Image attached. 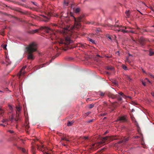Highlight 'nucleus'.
<instances>
[{
  "label": "nucleus",
  "instance_id": "nucleus-1",
  "mask_svg": "<svg viewBox=\"0 0 154 154\" xmlns=\"http://www.w3.org/2000/svg\"><path fill=\"white\" fill-rule=\"evenodd\" d=\"M71 17L73 18L74 20V25L71 27H65V25L64 23L62 21H59L57 24H52L53 26L57 27L59 28L62 29L64 38L61 39L59 42V45L60 47L58 48H60L66 50L68 45L72 42V41L70 39L71 30L73 29H78L80 28L81 24L80 22L82 21V17H79L77 18H76L71 13L70 14Z\"/></svg>",
  "mask_w": 154,
  "mask_h": 154
},
{
  "label": "nucleus",
  "instance_id": "nucleus-2",
  "mask_svg": "<svg viewBox=\"0 0 154 154\" xmlns=\"http://www.w3.org/2000/svg\"><path fill=\"white\" fill-rule=\"evenodd\" d=\"M26 52L28 54V59L33 60L34 57L32 54L37 51V45L34 42H32L26 47Z\"/></svg>",
  "mask_w": 154,
  "mask_h": 154
},
{
  "label": "nucleus",
  "instance_id": "nucleus-3",
  "mask_svg": "<svg viewBox=\"0 0 154 154\" xmlns=\"http://www.w3.org/2000/svg\"><path fill=\"white\" fill-rule=\"evenodd\" d=\"M116 138L115 137H110L109 136H106L101 138V141L97 143L96 144H93L92 145V147L94 148L95 146L97 147H100L102 146L103 144L104 143L106 140L110 141L113 140H116Z\"/></svg>",
  "mask_w": 154,
  "mask_h": 154
},
{
  "label": "nucleus",
  "instance_id": "nucleus-4",
  "mask_svg": "<svg viewBox=\"0 0 154 154\" xmlns=\"http://www.w3.org/2000/svg\"><path fill=\"white\" fill-rule=\"evenodd\" d=\"M42 29L45 30L46 32L47 33H49L50 32H53L52 29L46 26H41L38 29L33 30L29 31L28 33L31 34H33L38 32L39 30Z\"/></svg>",
  "mask_w": 154,
  "mask_h": 154
},
{
  "label": "nucleus",
  "instance_id": "nucleus-5",
  "mask_svg": "<svg viewBox=\"0 0 154 154\" xmlns=\"http://www.w3.org/2000/svg\"><path fill=\"white\" fill-rule=\"evenodd\" d=\"M107 96L110 98L112 99L117 98L119 101H121L122 100V98L118 94L114 95L110 93H109L108 94Z\"/></svg>",
  "mask_w": 154,
  "mask_h": 154
},
{
  "label": "nucleus",
  "instance_id": "nucleus-6",
  "mask_svg": "<svg viewBox=\"0 0 154 154\" xmlns=\"http://www.w3.org/2000/svg\"><path fill=\"white\" fill-rule=\"evenodd\" d=\"M146 41L149 42V40L148 39L145 38H144L141 37L140 38L139 40V42H140V44L142 46H143L146 44Z\"/></svg>",
  "mask_w": 154,
  "mask_h": 154
},
{
  "label": "nucleus",
  "instance_id": "nucleus-7",
  "mask_svg": "<svg viewBox=\"0 0 154 154\" xmlns=\"http://www.w3.org/2000/svg\"><path fill=\"white\" fill-rule=\"evenodd\" d=\"M26 66H23L20 71L19 73L18 74L19 78H20L21 76H24L26 72L24 71V69L26 68Z\"/></svg>",
  "mask_w": 154,
  "mask_h": 154
},
{
  "label": "nucleus",
  "instance_id": "nucleus-8",
  "mask_svg": "<svg viewBox=\"0 0 154 154\" xmlns=\"http://www.w3.org/2000/svg\"><path fill=\"white\" fill-rule=\"evenodd\" d=\"M127 121L126 117L125 116H120L119 117L117 121H119L120 123L124 122Z\"/></svg>",
  "mask_w": 154,
  "mask_h": 154
},
{
  "label": "nucleus",
  "instance_id": "nucleus-9",
  "mask_svg": "<svg viewBox=\"0 0 154 154\" xmlns=\"http://www.w3.org/2000/svg\"><path fill=\"white\" fill-rule=\"evenodd\" d=\"M11 63L9 58L7 56L5 57V62L4 61L2 62V63L5 64L7 66L11 65Z\"/></svg>",
  "mask_w": 154,
  "mask_h": 154
},
{
  "label": "nucleus",
  "instance_id": "nucleus-10",
  "mask_svg": "<svg viewBox=\"0 0 154 154\" xmlns=\"http://www.w3.org/2000/svg\"><path fill=\"white\" fill-rule=\"evenodd\" d=\"M41 16L43 17V19L42 20V21L47 22L50 19L49 17H47L43 15H41Z\"/></svg>",
  "mask_w": 154,
  "mask_h": 154
},
{
  "label": "nucleus",
  "instance_id": "nucleus-11",
  "mask_svg": "<svg viewBox=\"0 0 154 154\" xmlns=\"http://www.w3.org/2000/svg\"><path fill=\"white\" fill-rule=\"evenodd\" d=\"M63 13V12H62L61 13L60 15L59 16L60 18H61L62 17H68V14L67 13L62 14Z\"/></svg>",
  "mask_w": 154,
  "mask_h": 154
},
{
  "label": "nucleus",
  "instance_id": "nucleus-12",
  "mask_svg": "<svg viewBox=\"0 0 154 154\" xmlns=\"http://www.w3.org/2000/svg\"><path fill=\"white\" fill-rule=\"evenodd\" d=\"M38 146V149L39 150L41 151H43L45 150V147L43 146Z\"/></svg>",
  "mask_w": 154,
  "mask_h": 154
},
{
  "label": "nucleus",
  "instance_id": "nucleus-13",
  "mask_svg": "<svg viewBox=\"0 0 154 154\" xmlns=\"http://www.w3.org/2000/svg\"><path fill=\"white\" fill-rule=\"evenodd\" d=\"M119 95L122 96V97L125 98H126L127 97L129 98L130 99L131 98V97H130L127 96L125 95L122 92H120L119 93Z\"/></svg>",
  "mask_w": 154,
  "mask_h": 154
},
{
  "label": "nucleus",
  "instance_id": "nucleus-14",
  "mask_svg": "<svg viewBox=\"0 0 154 154\" xmlns=\"http://www.w3.org/2000/svg\"><path fill=\"white\" fill-rule=\"evenodd\" d=\"M128 140H129V138L128 137H127V138L124 137V139L123 140H122L121 141H120L118 142V144H119V143H123L124 142H127V141H128Z\"/></svg>",
  "mask_w": 154,
  "mask_h": 154
},
{
  "label": "nucleus",
  "instance_id": "nucleus-15",
  "mask_svg": "<svg viewBox=\"0 0 154 154\" xmlns=\"http://www.w3.org/2000/svg\"><path fill=\"white\" fill-rule=\"evenodd\" d=\"M25 128L26 129V131L27 132H28V131L27 130V129H28L29 128V123L28 122H26V124L25 125Z\"/></svg>",
  "mask_w": 154,
  "mask_h": 154
},
{
  "label": "nucleus",
  "instance_id": "nucleus-16",
  "mask_svg": "<svg viewBox=\"0 0 154 154\" xmlns=\"http://www.w3.org/2000/svg\"><path fill=\"white\" fill-rule=\"evenodd\" d=\"M61 142H62L63 140H65V141H68V142L69 141V140L68 139H67L65 137H62L61 138Z\"/></svg>",
  "mask_w": 154,
  "mask_h": 154
},
{
  "label": "nucleus",
  "instance_id": "nucleus-17",
  "mask_svg": "<svg viewBox=\"0 0 154 154\" xmlns=\"http://www.w3.org/2000/svg\"><path fill=\"white\" fill-rule=\"evenodd\" d=\"M17 109L16 115H18V112H19L21 110V108L20 107H16Z\"/></svg>",
  "mask_w": 154,
  "mask_h": 154
},
{
  "label": "nucleus",
  "instance_id": "nucleus-18",
  "mask_svg": "<svg viewBox=\"0 0 154 154\" xmlns=\"http://www.w3.org/2000/svg\"><path fill=\"white\" fill-rule=\"evenodd\" d=\"M74 122L73 121L69 122V121L67 124V125L68 126H72Z\"/></svg>",
  "mask_w": 154,
  "mask_h": 154
},
{
  "label": "nucleus",
  "instance_id": "nucleus-19",
  "mask_svg": "<svg viewBox=\"0 0 154 154\" xmlns=\"http://www.w3.org/2000/svg\"><path fill=\"white\" fill-rule=\"evenodd\" d=\"M33 16H31V17L32 18H34L37 20H39V17L38 16H35V15H32Z\"/></svg>",
  "mask_w": 154,
  "mask_h": 154
},
{
  "label": "nucleus",
  "instance_id": "nucleus-20",
  "mask_svg": "<svg viewBox=\"0 0 154 154\" xmlns=\"http://www.w3.org/2000/svg\"><path fill=\"white\" fill-rule=\"evenodd\" d=\"M20 12L23 14H25L27 15H29L30 14V13H29V12L27 11H26L24 12L20 11Z\"/></svg>",
  "mask_w": 154,
  "mask_h": 154
},
{
  "label": "nucleus",
  "instance_id": "nucleus-21",
  "mask_svg": "<svg viewBox=\"0 0 154 154\" xmlns=\"http://www.w3.org/2000/svg\"><path fill=\"white\" fill-rule=\"evenodd\" d=\"M114 27H119V28L123 27H124L125 28V29H128V27L122 26L121 25L119 26V25H115Z\"/></svg>",
  "mask_w": 154,
  "mask_h": 154
},
{
  "label": "nucleus",
  "instance_id": "nucleus-22",
  "mask_svg": "<svg viewBox=\"0 0 154 154\" xmlns=\"http://www.w3.org/2000/svg\"><path fill=\"white\" fill-rule=\"evenodd\" d=\"M88 41H89L90 42H92V43H93L94 44H96L95 41L91 38H88Z\"/></svg>",
  "mask_w": 154,
  "mask_h": 154
},
{
  "label": "nucleus",
  "instance_id": "nucleus-23",
  "mask_svg": "<svg viewBox=\"0 0 154 154\" xmlns=\"http://www.w3.org/2000/svg\"><path fill=\"white\" fill-rule=\"evenodd\" d=\"M68 3L66 0H65L64 2V5L65 6H67Z\"/></svg>",
  "mask_w": 154,
  "mask_h": 154
},
{
  "label": "nucleus",
  "instance_id": "nucleus-24",
  "mask_svg": "<svg viewBox=\"0 0 154 154\" xmlns=\"http://www.w3.org/2000/svg\"><path fill=\"white\" fill-rule=\"evenodd\" d=\"M126 14V15L128 17L129 15H130V12L129 11H126L125 12Z\"/></svg>",
  "mask_w": 154,
  "mask_h": 154
},
{
  "label": "nucleus",
  "instance_id": "nucleus-25",
  "mask_svg": "<svg viewBox=\"0 0 154 154\" xmlns=\"http://www.w3.org/2000/svg\"><path fill=\"white\" fill-rule=\"evenodd\" d=\"M98 94L100 96L102 97H103L104 95V93L101 92H99Z\"/></svg>",
  "mask_w": 154,
  "mask_h": 154
},
{
  "label": "nucleus",
  "instance_id": "nucleus-26",
  "mask_svg": "<svg viewBox=\"0 0 154 154\" xmlns=\"http://www.w3.org/2000/svg\"><path fill=\"white\" fill-rule=\"evenodd\" d=\"M107 69L108 70H112L114 69V68L111 67H107Z\"/></svg>",
  "mask_w": 154,
  "mask_h": 154
},
{
  "label": "nucleus",
  "instance_id": "nucleus-27",
  "mask_svg": "<svg viewBox=\"0 0 154 154\" xmlns=\"http://www.w3.org/2000/svg\"><path fill=\"white\" fill-rule=\"evenodd\" d=\"M154 54V52L153 51H149V55L150 56H152Z\"/></svg>",
  "mask_w": 154,
  "mask_h": 154
},
{
  "label": "nucleus",
  "instance_id": "nucleus-28",
  "mask_svg": "<svg viewBox=\"0 0 154 154\" xmlns=\"http://www.w3.org/2000/svg\"><path fill=\"white\" fill-rule=\"evenodd\" d=\"M121 31L124 33H129V31L128 30H125L123 29H121Z\"/></svg>",
  "mask_w": 154,
  "mask_h": 154
},
{
  "label": "nucleus",
  "instance_id": "nucleus-29",
  "mask_svg": "<svg viewBox=\"0 0 154 154\" xmlns=\"http://www.w3.org/2000/svg\"><path fill=\"white\" fill-rule=\"evenodd\" d=\"M80 11V9L79 8H76L75 11V12L76 13H79Z\"/></svg>",
  "mask_w": 154,
  "mask_h": 154
},
{
  "label": "nucleus",
  "instance_id": "nucleus-30",
  "mask_svg": "<svg viewBox=\"0 0 154 154\" xmlns=\"http://www.w3.org/2000/svg\"><path fill=\"white\" fill-rule=\"evenodd\" d=\"M31 3H32L35 6H36L37 7L38 6V4L37 3H36V2H31Z\"/></svg>",
  "mask_w": 154,
  "mask_h": 154
},
{
  "label": "nucleus",
  "instance_id": "nucleus-31",
  "mask_svg": "<svg viewBox=\"0 0 154 154\" xmlns=\"http://www.w3.org/2000/svg\"><path fill=\"white\" fill-rule=\"evenodd\" d=\"M23 152H26V151L25 149L22 148H19Z\"/></svg>",
  "mask_w": 154,
  "mask_h": 154
},
{
  "label": "nucleus",
  "instance_id": "nucleus-32",
  "mask_svg": "<svg viewBox=\"0 0 154 154\" xmlns=\"http://www.w3.org/2000/svg\"><path fill=\"white\" fill-rule=\"evenodd\" d=\"M94 104H91L89 106V108L90 109L92 108L94 106Z\"/></svg>",
  "mask_w": 154,
  "mask_h": 154
},
{
  "label": "nucleus",
  "instance_id": "nucleus-33",
  "mask_svg": "<svg viewBox=\"0 0 154 154\" xmlns=\"http://www.w3.org/2000/svg\"><path fill=\"white\" fill-rule=\"evenodd\" d=\"M6 46L7 45H2V48L5 50H6Z\"/></svg>",
  "mask_w": 154,
  "mask_h": 154
},
{
  "label": "nucleus",
  "instance_id": "nucleus-34",
  "mask_svg": "<svg viewBox=\"0 0 154 154\" xmlns=\"http://www.w3.org/2000/svg\"><path fill=\"white\" fill-rule=\"evenodd\" d=\"M126 78L127 80H129V81H131L132 80V79L130 77V76H127Z\"/></svg>",
  "mask_w": 154,
  "mask_h": 154
},
{
  "label": "nucleus",
  "instance_id": "nucleus-35",
  "mask_svg": "<svg viewBox=\"0 0 154 154\" xmlns=\"http://www.w3.org/2000/svg\"><path fill=\"white\" fill-rule=\"evenodd\" d=\"M91 113V112H88L85 113V115H84V116H85V117H86V116H88Z\"/></svg>",
  "mask_w": 154,
  "mask_h": 154
},
{
  "label": "nucleus",
  "instance_id": "nucleus-36",
  "mask_svg": "<svg viewBox=\"0 0 154 154\" xmlns=\"http://www.w3.org/2000/svg\"><path fill=\"white\" fill-rule=\"evenodd\" d=\"M94 120V119H91L87 121L88 123H91L93 122Z\"/></svg>",
  "mask_w": 154,
  "mask_h": 154
},
{
  "label": "nucleus",
  "instance_id": "nucleus-37",
  "mask_svg": "<svg viewBox=\"0 0 154 154\" xmlns=\"http://www.w3.org/2000/svg\"><path fill=\"white\" fill-rule=\"evenodd\" d=\"M122 68L124 69H125V70H126L127 69V67L124 65H123L122 66Z\"/></svg>",
  "mask_w": 154,
  "mask_h": 154
},
{
  "label": "nucleus",
  "instance_id": "nucleus-38",
  "mask_svg": "<svg viewBox=\"0 0 154 154\" xmlns=\"http://www.w3.org/2000/svg\"><path fill=\"white\" fill-rule=\"evenodd\" d=\"M20 5H22V6H24V7H26V8H28V6H27V5H24V4H22V3H20Z\"/></svg>",
  "mask_w": 154,
  "mask_h": 154
},
{
  "label": "nucleus",
  "instance_id": "nucleus-39",
  "mask_svg": "<svg viewBox=\"0 0 154 154\" xmlns=\"http://www.w3.org/2000/svg\"><path fill=\"white\" fill-rule=\"evenodd\" d=\"M82 44L81 43H78L77 44V46L78 47H82Z\"/></svg>",
  "mask_w": 154,
  "mask_h": 154
},
{
  "label": "nucleus",
  "instance_id": "nucleus-40",
  "mask_svg": "<svg viewBox=\"0 0 154 154\" xmlns=\"http://www.w3.org/2000/svg\"><path fill=\"white\" fill-rule=\"evenodd\" d=\"M8 119H3L2 120V122H7L8 121Z\"/></svg>",
  "mask_w": 154,
  "mask_h": 154
},
{
  "label": "nucleus",
  "instance_id": "nucleus-41",
  "mask_svg": "<svg viewBox=\"0 0 154 154\" xmlns=\"http://www.w3.org/2000/svg\"><path fill=\"white\" fill-rule=\"evenodd\" d=\"M0 34L2 35H4V31H0Z\"/></svg>",
  "mask_w": 154,
  "mask_h": 154
},
{
  "label": "nucleus",
  "instance_id": "nucleus-42",
  "mask_svg": "<svg viewBox=\"0 0 154 154\" xmlns=\"http://www.w3.org/2000/svg\"><path fill=\"white\" fill-rule=\"evenodd\" d=\"M115 54L116 55L119 56V51L116 52Z\"/></svg>",
  "mask_w": 154,
  "mask_h": 154
},
{
  "label": "nucleus",
  "instance_id": "nucleus-43",
  "mask_svg": "<svg viewBox=\"0 0 154 154\" xmlns=\"http://www.w3.org/2000/svg\"><path fill=\"white\" fill-rule=\"evenodd\" d=\"M86 47L85 44H82V48H85Z\"/></svg>",
  "mask_w": 154,
  "mask_h": 154
},
{
  "label": "nucleus",
  "instance_id": "nucleus-44",
  "mask_svg": "<svg viewBox=\"0 0 154 154\" xmlns=\"http://www.w3.org/2000/svg\"><path fill=\"white\" fill-rule=\"evenodd\" d=\"M3 112L4 111L1 108H0V114H2V113H3Z\"/></svg>",
  "mask_w": 154,
  "mask_h": 154
},
{
  "label": "nucleus",
  "instance_id": "nucleus-45",
  "mask_svg": "<svg viewBox=\"0 0 154 154\" xmlns=\"http://www.w3.org/2000/svg\"><path fill=\"white\" fill-rule=\"evenodd\" d=\"M141 82H142V83L143 84V85L144 86H146V83H145V82H144L143 81V80H141Z\"/></svg>",
  "mask_w": 154,
  "mask_h": 154
},
{
  "label": "nucleus",
  "instance_id": "nucleus-46",
  "mask_svg": "<svg viewBox=\"0 0 154 154\" xmlns=\"http://www.w3.org/2000/svg\"><path fill=\"white\" fill-rule=\"evenodd\" d=\"M8 107L11 110H12V109H13V108L12 107V106H11L10 105H8Z\"/></svg>",
  "mask_w": 154,
  "mask_h": 154
},
{
  "label": "nucleus",
  "instance_id": "nucleus-47",
  "mask_svg": "<svg viewBox=\"0 0 154 154\" xmlns=\"http://www.w3.org/2000/svg\"><path fill=\"white\" fill-rule=\"evenodd\" d=\"M148 75L149 76H150L152 78H154V76L152 75L150 73H149L148 74Z\"/></svg>",
  "mask_w": 154,
  "mask_h": 154
},
{
  "label": "nucleus",
  "instance_id": "nucleus-48",
  "mask_svg": "<svg viewBox=\"0 0 154 154\" xmlns=\"http://www.w3.org/2000/svg\"><path fill=\"white\" fill-rule=\"evenodd\" d=\"M113 83L116 85H118V82H116V81L115 80Z\"/></svg>",
  "mask_w": 154,
  "mask_h": 154
},
{
  "label": "nucleus",
  "instance_id": "nucleus-49",
  "mask_svg": "<svg viewBox=\"0 0 154 154\" xmlns=\"http://www.w3.org/2000/svg\"><path fill=\"white\" fill-rule=\"evenodd\" d=\"M88 24H94V22H88L87 23Z\"/></svg>",
  "mask_w": 154,
  "mask_h": 154
},
{
  "label": "nucleus",
  "instance_id": "nucleus-50",
  "mask_svg": "<svg viewBox=\"0 0 154 154\" xmlns=\"http://www.w3.org/2000/svg\"><path fill=\"white\" fill-rule=\"evenodd\" d=\"M88 139V137H83V139L86 140Z\"/></svg>",
  "mask_w": 154,
  "mask_h": 154
},
{
  "label": "nucleus",
  "instance_id": "nucleus-51",
  "mask_svg": "<svg viewBox=\"0 0 154 154\" xmlns=\"http://www.w3.org/2000/svg\"><path fill=\"white\" fill-rule=\"evenodd\" d=\"M32 154H35V151L34 150V149H32Z\"/></svg>",
  "mask_w": 154,
  "mask_h": 154
},
{
  "label": "nucleus",
  "instance_id": "nucleus-52",
  "mask_svg": "<svg viewBox=\"0 0 154 154\" xmlns=\"http://www.w3.org/2000/svg\"><path fill=\"white\" fill-rule=\"evenodd\" d=\"M44 65V64H43V65H40V66H39V67H38V69H39L40 68H42V67H43V65Z\"/></svg>",
  "mask_w": 154,
  "mask_h": 154
},
{
  "label": "nucleus",
  "instance_id": "nucleus-53",
  "mask_svg": "<svg viewBox=\"0 0 154 154\" xmlns=\"http://www.w3.org/2000/svg\"><path fill=\"white\" fill-rule=\"evenodd\" d=\"M129 31V32H131V33H135V32L134 31H132V30H130V31Z\"/></svg>",
  "mask_w": 154,
  "mask_h": 154
},
{
  "label": "nucleus",
  "instance_id": "nucleus-54",
  "mask_svg": "<svg viewBox=\"0 0 154 154\" xmlns=\"http://www.w3.org/2000/svg\"><path fill=\"white\" fill-rule=\"evenodd\" d=\"M145 80H146L147 81H148L149 83H150V81H149V80L147 78H146L145 79Z\"/></svg>",
  "mask_w": 154,
  "mask_h": 154
},
{
  "label": "nucleus",
  "instance_id": "nucleus-55",
  "mask_svg": "<svg viewBox=\"0 0 154 154\" xmlns=\"http://www.w3.org/2000/svg\"><path fill=\"white\" fill-rule=\"evenodd\" d=\"M106 114H107L106 113H104L102 114H101V116H106Z\"/></svg>",
  "mask_w": 154,
  "mask_h": 154
},
{
  "label": "nucleus",
  "instance_id": "nucleus-56",
  "mask_svg": "<svg viewBox=\"0 0 154 154\" xmlns=\"http://www.w3.org/2000/svg\"><path fill=\"white\" fill-rule=\"evenodd\" d=\"M146 29H143L142 30V32H140L143 33V32H146Z\"/></svg>",
  "mask_w": 154,
  "mask_h": 154
},
{
  "label": "nucleus",
  "instance_id": "nucleus-57",
  "mask_svg": "<svg viewBox=\"0 0 154 154\" xmlns=\"http://www.w3.org/2000/svg\"><path fill=\"white\" fill-rule=\"evenodd\" d=\"M116 31H117L118 32H119L120 31H121V29H118V30L117 29H116Z\"/></svg>",
  "mask_w": 154,
  "mask_h": 154
},
{
  "label": "nucleus",
  "instance_id": "nucleus-58",
  "mask_svg": "<svg viewBox=\"0 0 154 154\" xmlns=\"http://www.w3.org/2000/svg\"><path fill=\"white\" fill-rule=\"evenodd\" d=\"M9 131L11 133H13L14 132V131H13L10 130Z\"/></svg>",
  "mask_w": 154,
  "mask_h": 154
},
{
  "label": "nucleus",
  "instance_id": "nucleus-59",
  "mask_svg": "<svg viewBox=\"0 0 154 154\" xmlns=\"http://www.w3.org/2000/svg\"><path fill=\"white\" fill-rule=\"evenodd\" d=\"M151 94L153 97H154V92H151Z\"/></svg>",
  "mask_w": 154,
  "mask_h": 154
},
{
  "label": "nucleus",
  "instance_id": "nucleus-60",
  "mask_svg": "<svg viewBox=\"0 0 154 154\" xmlns=\"http://www.w3.org/2000/svg\"><path fill=\"white\" fill-rule=\"evenodd\" d=\"M108 133V131H106L104 134H106Z\"/></svg>",
  "mask_w": 154,
  "mask_h": 154
},
{
  "label": "nucleus",
  "instance_id": "nucleus-61",
  "mask_svg": "<svg viewBox=\"0 0 154 154\" xmlns=\"http://www.w3.org/2000/svg\"><path fill=\"white\" fill-rule=\"evenodd\" d=\"M108 38H109V39H110V40H111L112 39V38H111L110 36H109L108 37Z\"/></svg>",
  "mask_w": 154,
  "mask_h": 154
},
{
  "label": "nucleus",
  "instance_id": "nucleus-62",
  "mask_svg": "<svg viewBox=\"0 0 154 154\" xmlns=\"http://www.w3.org/2000/svg\"><path fill=\"white\" fill-rule=\"evenodd\" d=\"M61 143L64 146H66V145L64 144V143H63L62 142H61Z\"/></svg>",
  "mask_w": 154,
  "mask_h": 154
},
{
  "label": "nucleus",
  "instance_id": "nucleus-63",
  "mask_svg": "<svg viewBox=\"0 0 154 154\" xmlns=\"http://www.w3.org/2000/svg\"><path fill=\"white\" fill-rule=\"evenodd\" d=\"M0 125H2V126H3L4 127H5V125H3V124H0Z\"/></svg>",
  "mask_w": 154,
  "mask_h": 154
},
{
  "label": "nucleus",
  "instance_id": "nucleus-64",
  "mask_svg": "<svg viewBox=\"0 0 154 154\" xmlns=\"http://www.w3.org/2000/svg\"><path fill=\"white\" fill-rule=\"evenodd\" d=\"M128 29H133L132 28L130 27H128Z\"/></svg>",
  "mask_w": 154,
  "mask_h": 154
}]
</instances>
